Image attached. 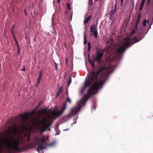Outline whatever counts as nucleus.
Returning <instances> with one entry per match:
<instances>
[{
    "mask_svg": "<svg viewBox=\"0 0 153 153\" xmlns=\"http://www.w3.org/2000/svg\"><path fill=\"white\" fill-rule=\"evenodd\" d=\"M105 70H107V68L103 67L100 68L96 72H92L88 79L85 81L84 86L81 89L80 93H82L85 89L91 84H93L89 88L87 94H85L82 98L78 103L77 107L72 109L71 111V115H75L80 110L81 108L85 105V102L92 95L96 94L100 88L103 81L99 78V74Z\"/></svg>",
    "mask_w": 153,
    "mask_h": 153,
    "instance_id": "1",
    "label": "nucleus"
},
{
    "mask_svg": "<svg viewBox=\"0 0 153 153\" xmlns=\"http://www.w3.org/2000/svg\"><path fill=\"white\" fill-rule=\"evenodd\" d=\"M39 106L38 104L31 112H26L24 113L18 115H61L66 108V104H63L59 111L56 109L52 111L50 109H48L47 108L38 110L37 109Z\"/></svg>",
    "mask_w": 153,
    "mask_h": 153,
    "instance_id": "2",
    "label": "nucleus"
},
{
    "mask_svg": "<svg viewBox=\"0 0 153 153\" xmlns=\"http://www.w3.org/2000/svg\"><path fill=\"white\" fill-rule=\"evenodd\" d=\"M142 39V35L140 34L137 37L136 36L134 37L133 40H132L129 38L124 39L123 45L117 48V52L119 53L122 54L128 47L131 46V44L132 45L136 43Z\"/></svg>",
    "mask_w": 153,
    "mask_h": 153,
    "instance_id": "3",
    "label": "nucleus"
},
{
    "mask_svg": "<svg viewBox=\"0 0 153 153\" xmlns=\"http://www.w3.org/2000/svg\"><path fill=\"white\" fill-rule=\"evenodd\" d=\"M51 116L49 117V120L47 121V119L44 118L40 120L38 119L36 122V123L39 126H41L40 128V130L42 131H45L48 128L50 127L52 124L53 120H52L51 119L53 117H55L57 115H48ZM59 116V115H58Z\"/></svg>",
    "mask_w": 153,
    "mask_h": 153,
    "instance_id": "4",
    "label": "nucleus"
},
{
    "mask_svg": "<svg viewBox=\"0 0 153 153\" xmlns=\"http://www.w3.org/2000/svg\"><path fill=\"white\" fill-rule=\"evenodd\" d=\"M6 140L7 142V146L9 149H13L16 151L19 152V140H14L13 138H12L10 141H9L7 139H6Z\"/></svg>",
    "mask_w": 153,
    "mask_h": 153,
    "instance_id": "5",
    "label": "nucleus"
},
{
    "mask_svg": "<svg viewBox=\"0 0 153 153\" xmlns=\"http://www.w3.org/2000/svg\"><path fill=\"white\" fill-rule=\"evenodd\" d=\"M39 140L40 142H37V144L39 145L37 149V150L38 152L40 153V151L42 150V149H44L45 147L43 145L44 144L46 145L47 146H53L55 143V141H54L52 143L49 144H46L45 142V137L43 136L42 138H40Z\"/></svg>",
    "mask_w": 153,
    "mask_h": 153,
    "instance_id": "6",
    "label": "nucleus"
},
{
    "mask_svg": "<svg viewBox=\"0 0 153 153\" xmlns=\"http://www.w3.org/2000/svg\"><path fill=\"white\" fill-rule=\"evenodd\" d=\"M103 55V51L100 50H98L97 51L94 59L96 61L100 62L101 61V58L102 57Z\"/></svg>",
    "mask_w": 153,
    "mask_h": 153,
    "instance_id": "7",
    "label": "nucleus"
},
{
    "mask_svg": "<svg viewBox=\"0 0 153 153\" xmlns=\"http://www.w3.org/2000/svg\"><path fill=\"white\" fill-rule=\"evenodd\" d=\"M97 27V26H95L94 25H93L91 26L90 29L91 32L93 33L96 38H97L98 35L97 31L96 30Z\"/></svg>",
    "mask_w": 153,
    "mask_h": 153,
    "instance_id": "8",
    "label": "nucleus"
},
{
    "mask_svg": "<svg viewBox=\"0 0 153 153\" xmlns=\"http://www.w3.org/2000/svg\"><path fill=\"white\" fill-rule=\"evenodd\" d=\"M22 120L25 123L27 122V120L29 118V115H20Z\"/></svg>",
    "mask_w": 153,
    "mask_h": 153,
    "instance_id": "9",
    "label": "nucleus"
},
{
    "mask_svg": "<svg viewBox=\"0 0 153 153\" xmlns=\"http://www.w3.org/2000/svg\"><path fill=\"white\" fill-rule=\"evenodd\" d=\"M62 87H60L59 88L58 90L56 93V96H59L60 94L62 93Z\"/></svg>",
    "mask_w": 153,
    "mask_h": 153,
    "instance_id": "10",
    "label": "nucleus"
},
{
    "mask_svg": "<svg viewBox=\"0 0 153 153\" xmlns=\"http://www.w3.org/2000/svg\"><path fill=\"white\" fill-rule=\"evenodd\" d=\"M92 16L91 15L89 16L88 17L86 18L84 20V23L85 25H86L88 21L91 19Z\"/></svg>",
    "mask_w": 153,
    "mask_h": 153,
    "instance_id": "11",
    "label": "nucleus"
},
{
    "mask_svg": "<svg viewBox=\"0 0 153 153\" xmlns=\"http://www.w3.org/2000/svg\"><path fill=\"white\" fill-rule=\"evenodd\" d=\"M70 115H65L62 117V120L63 121H67L69 118Z\"/></svg>",
    "mask_w": 153,
    "mask_h": 153,
    "instance_id": "12",
    "label": "nucleus"
},
{
    "mask_svg": "<svg viewBox=\"0 0 153 153\" xmlns=\"http://www.w3.org/2000/svg\"><path fill=\"white\" fill-rule=\"evenodd\" d=\"M140 17H141V15H140V13L139 14L138 18H137V20L136 21V27H138V23L139 22L140 19Z\"/></svg>",
    "mask_w": 153,
    "mask_h": 153,
    "instance_id": "13",
    "label": "nucleus"
},
{
    "mask_svg": "<svg viewBox=\"0 0 153 153\" xmlns=\"http://www.w3.org/2000/svg\"><path fill=\"white\" fill-rule=\"evenodd\" d=\"M137 27H136V25L135 28L134 29H133L132 30V31L131 32V35H132L134 33H135L136 32V31L137 30Z\"/></svg>",
    "mask_w": 153,
    "mask_h": 153,
    "instance_id": "14",
    "label": "nucleus"
},
{
    "mask_svg": "<svg viewBox=\"0 0 153 153\" xmlns=\"http://www.w3.org/2000/svg\"><path fill=\"white\" fill-rule=\"evenodd\" d=\"M42 72L43 71H40L37 80H41V78L42 76Z\"/></svg>",
    "mask_w": 153,
    "mask_h": 153,
    "instance_id": "15",
    "label": "nucleus"
},
{
    "mask_svg": "<svg viewBox=\"0 0 153 153\" xmlns=\"http://www.w3.org/2000/svg\"><path fill=\"white\" fill-rule=\"evenodd\" d=\"M93 1L92 0H89L88 4V5L91 6L93 5Z\"/></svg>",
    "mask_w": 153,
    "mask_h": 153,
    "instance_id": "16",
    "label": "nucleus"
},
{
    "mask_svg": "<svg viewBox=\"0 0 153 153\" xmlns=\"http://www.w3.org/2000/svg\"><path fill=\"white\" fill-rule=\"evenodd\" d=\"M89 62H90L91 65H92V67L93 68H94V67L95 66V65L94 64V61L92 60V61H90L89 60Z\"/></svg>",
    "mask_w": 153,
    "mask_h": 153,
    "instance_id": "17",
    "label": "nucleus"
},
{
    "mask_svg": "<svg viewBox=\"0 0 153 153\" xmlns=\"http://www.w3.org/2000/svg\"><path fill=\"white\" fill-rule=\"evenodd\" d=\"M116 5H115V8L114 9V10L112 9L111 10V12H110L111 14H114V13H115V11L116 10Z\"/></svg>",
    "mask_w": 153,
    "mask_h": 153,
    "instance_id": "18",
    "label": "nucleus"
},
{
    "mask_svg": "<svg viewBox=\"0 0 153 153\" xmlns=\"http://www.w3.org/2000/svg\"><path fill=\"white\" fill-rule=\"evenodd\" d=\"M86 35H85V33L84 34V45H85L87 43V41L86 40Z\"/></svg>",
    "mask_w": 153,
    "mask_h": 153,
    "instance_id": "19",
    "label": "nucleus"
},
{
    "mask_svg": "<svg viewBox=\"0 0 153 153\" xmlns=\"http://www.w3.org/2000/svg\"><path fill=\"white\" fill-rule=\"evenodd\" d=\"M30 133H29L27 135V141L28 142H29L30 141Z\"/></svg>",
    "mask_w": 153,
    "mask_h": 153,
    "instance_id": "20",
    "label": "nucleus"
},
{
    "mask_svg": "<svg viewBox=\"0 0 153 153\" xmlns=\"http://www.w3.org/2000/svg\"><path fill=\"white\" fill-rule=\"evenodd\" d=\"M88 51H89L90 50L91 45L90 43L88 42Z\"/></svg>",
    "mask_w": 153,
    "mask_h": 153,
    "instance_id": "21",
    "label": "nucleus"
},
{
    "mask_svg": "<svg viewBox=\"0 0 153 153\" xmlns=\"http://www.w3.org/2000/svg\"><path fill=\"white\" fill-rule=\"evenodd\" d=\"M41 80H37V83L36 84V86L37 87H38L40 83Z\"/></svg>",
    "mask_w": 153,
    "mask_h": 153,
    "instance_id": "22",
    "label": "nucleus"
},
{
    "mask_svg": "<svg viewBox=\"0 0 153 153\" xmlns=\"http://www.w3.org/2000/svg\"><path fill=\"white\" fill-rule=\"evenodd\" d=\"M71 82V76L69 77V79L68 81V86H69Z\"/></svg>",
    "mask_w": 153,
    "mask_h": 153,
    "instance_id": "23",
    "label": "nucleus"
},
{
    "mask_svg": "<svg viewBox=\"0 0 153 153\" xmlns=\"http://www.w3.org/2000/svg\"><path fill=\"white\" fill-rule=\"evenodd\" d=\"M67 9L69 10H71V9L70 4L68 3H67Z\"/></svg>",
    "mask_w": 153,
    "mask_h": 153,
    "instance_id": "24",
    "label": "nucleus"
},
{
    "mask_svg": "<svg viewBox=\"0 0 153 153\" xmlns=\"http://www.w3.org/2000/svg\"><path fill=\"white\" fill-rule=\"evenodd\" d=\"M146 19H145V20H144V21H143V26H144V27H145L146 25Z\"/></svg>",
    "mask_w": 153,
    "mask_h": 153,
    "instance_id": "25",
    "label": "nucleus"
},
{
    "mask_svg": "<svg viewBox=\"0 0 153 153\" xmlns=\"http://www.w3.org/2000/svg\"><path fill=\"white\" fill-rule=\"evenodd\" d=\"M11 32L12 36L15 35L14 30H13V29H11Z\"/></svg>",
    "mask_w": 153,
    "mask_h": 153,
    "instance_id": "26",
    "label": "nucleus"
},
{
    "mask_svg": "<svg viewBox=\"0 0 153 153\" xmlns=\"http://www.w3.org/2000/svg\"><path fill=\"white\" fill-rule=\"evenodd\" d=\"M16 42V46L17 47V48H20L19 46V43H18V41H16V42Z\"/></svg>",
    "mask_w": 153,
    "mask_h": 153,
    "instance_id": "27",
    "label": "nucleus"
},
{
    "mask_svg": "<svg viewBox=\"0 0 153 153\" xmlns=\"http://www.w3.org/2000/svg\"><path fill=\"white\" fill-rule=\"evenodd\" d=\"M66 100L68 102L70 103L71 102V101L69 97L67 98L66 99Z\"/></svg>",
    "mask_w": 153,
    "mask_h": 153,
    "instance_id": "28",
    "label": "nucleus"
},
{
    "mask_svg": "<svg viewBox=\"0 0 153 153\" xmlns=\"http://www.w3.org/2000/svg\"><path fill=\"white\" fill-rule=\"evenodd\" d=\"M12 36L15 42H16V41H17L15 35Z\"/></svg>",
    "mask_w": 153,
    "mask_h": 153,
    "instance_id": "29",
    "label": "nucleus"
},
{
    "mask_svg": "<svg viewBox=\"0 0 153 153\" xmlns=\"http://www.w3.org/2000/svg\"><path fill=\"white\" fill-rule=\"evenodd\" d=\"M145 1H146V0H142L141 5H143Z\"/></svg>",
    "mask_w": 153,
    "mask_h": 153,
    "instance_id": "30",
    "label": "nucleus"
},
{
    "mask_svg": "<svg viewBox=\"0 0 153 153\" xmlns=\"http://www.w3.org/2000/svg\"><path fill=\"white\" fill-rule=\"evenodd\" d=\"M143 5H140V10H139L140 11H141L142 10V9L143 8Z\"/></svg>",
    "mask_w": 153,
    "mask_h": 153,
    "instance_id": "31",
    "label": "nucleus"
},
{
    "mask_svg": "<svg viewBox=\"0 0 153 153\" xmlns=\"http://www.w3.org/2000/svg\"><path fill=\"white\" fill-rule=\"evenodd\" d=\"M60 131L59 130L58 131L57 130V132H56V134L57 135L59 134H60Z\"/></svg>",
    "mask_w": 153,
    "mask_h": 153,
    "instance_id": "32",
    "label": "nucleus"
},
{
    "mask_svg": "<svg viewBox=\"0 0 153 153\" xmlns=\"http://www.w3.org/2000/svg\"><path fill=\"white\" fill-rule=\"evenodd\" d=\"M18 49V54H19L20 52V48H17Z\"/></svg>",
    "mask_w": 153,
    "mask_h": 153,
    "instance_id": "33",
    "label": "nucleus"
},
{
    "mask_svg": "<svg viewBox=\"0 0 153 153\" xmlns=\"http://www.w3.org/2000/svg\"><path fill=\"white\" fill-rule=\"evenodd\" d=\"M113 14H111L110 18V19H111V18H112L113 17Z\"/></svg>",
    "mask_w": 153,
    "mask_h": 153,
    "instance_id": "34",
    "label": "nucleus"
},
{
    "mask_svg": "<svg viewBox=\"0 0 153 153\" xmlns=\"http://www.w3.org/2000/svg\"><path fill=\"white\" fill-rule=\"evenodd\" d=\"M42 103V101H40L38 104L39 105V106Z\"/></svg>",
    "mask_w": 153,
    "mask_h": 153,
    "instance_id": "35",
    "label": "nucleus"
},
{
    "mask_svg": "<svg viewBox=\"0 0 153 153\" xmlns=\"http://www.w3.org/2000/svg\"><path fill=\"white\" fill-rule=\"evenodd\" d=\"M21 70L22 71H25V67L24 66L23 68L21 69Z\"/></svg>",
    "mask_w": 153,
    "mask_h": 153,
    "instance_id": "36",
    "label": "nucleus"
},
{
    "mask_svg": "<svg viewBox=\"0 0 153 153\" xmlns=\"http://www.w3.org/2000/svg\"><path fill=\"white\" fill-rule=\"evenodd\" d=\"M150 0H148V2L147 3V5H148L150 3Z\"/></svg>",
    "mask_w": 153,
    "mask_h": 153,
    "instance_id": "37",
    "label": "nucleus"
},
{
    "mask_svg": "<svg viewBox=\"0 0 153 153\" xmlns=\"http://www.w3.org/2000/svg\"><path fill=\"white\" fill-rule=\"evenodd\" d=\"M15 27V25H13L12 26L11 29H13V30H14V28Z\"/></svg>",
    "mask_w": 153,
    "mask_h": 153,
    "instance_id": "38",
    "label": "nucleus"
},
{
    "mask_svg": "<svg viewBox=\"0 0 153 153\" xmlns=\"http://www.w3.org/2000/svg\"><path fill=\"white\" fill-rule=\"evenodd\" d=\"M121 2V4H123V0H120Z\"/></svg>",
    "mask_w": 153,
    "mask_h": 153,
    "instance_id": "39",
    "label": "nucleus"
},
{
    "mask_svg": "<svg viewBox=\"0 0 153 153\" xmlns=\"http://www.w3.org/2000/svg\"><path fill=\"white\" fill-rule=\"evenodd\" d=\"M60 1V0H57V2L58 3H59Z\"/></svg>",
    "mask_w": 153,
    "mask_h": 153,
    "instance_id": "40",
    "label": "nucleus"
},
{
    "mask_svg": "<svg viewBox=\"0 0 153 153\" xmlns=\"http://www.w3.org/2000/svg\"><path fill=\"white\" fill-rule=\"evenodd\" d=\"M15 128H16H16H17V125H16L15 126Z\"/></svg>",
    "mask_w": 153,
    "mask_h": 153,
    "instance_id": "41",
    "label": "nucleus"
},
{
    "mask_svg": "<svg viewBox=\"0 0 153 153\" xmlns=\"http://www.w3.org/2000/svg\"><path fill=\"white\" fill-rule=\"evenodd\" d=\"M55 68L56 69V70H57V65L56 64V68Z\"/></svg>",
    "mask_w": 153,
    "mask_h": 153,
    "instance_id": "42",
    "label": "nucleus"
},
{
    "mask_svg": "<svg viewBox=\"0 0 153 153\" xmlns=\"http://www.w3.org/2000/svg\"><path fill=\"white\" fill-rule=\"evenodd\" d=\"M146 22L147 23H149V20H148Z\"/></svg>",
    "mask_w": 153,
    "mask_h": 153,
    "instance_id": "43",
    "label": "nucleus"
},
{
    "mask_svg": "<svg viewBox=\"0 0 153 153\" xmlns=\"http://www.w3.org/2000/svg\"><path fill=\"white\" fill-rule=\"evenodd\" d=\"M25 13L26 15V10L25 9Z\"/></svg>",
    "mask_w": 153,
    "mask_h": 153,
    "instance_id": "44",
    "label": "nucleus"
},
{
    "mask_svg": "<svg viewBox=\"0 0 153 153\" xmlns=\"http://www.w3.org/2000/svg\"><path fill=\"white\" fill-rule=\"evenodd\" d=\"M25 135V137H27V134H26Z\"/></svg>",
    "mask_w": 153,
    "mask_h": 153,
    "instance_id": "45",
    "label": "nucleus"
},
{
    "mask_svg": "<svg viewBox=\"0 0 153 153\" xmlns=\"http://www.w3.org/2000/svg\"><path fill=\"white\" fill-rule=\"evenodd\" d=\"M0 149H1V145H0Z\"/></svg>",
    "mask_w": 153,
    "mask_h": 153,
    "instance_id": "46",
    "label": "nucleus"
},
{
    "mask_svg": "<svg viewBox=\"0 0 153 153\" xmlns=\"http://www.w3.org/2000/svg\"><path fill=\"white\" fill-rule=\"evenodd\" d=\"M65 47H66V44H65Z\"/></svg>",
    "mask_w": 153,
    "mask_h": 153,
    "instance_id": "47",
    "label": "nucleus"
},
{
    "mask_svg": "<svg viewBox=\"0 0 153 153\" xmlns=\"http://www.w3.org/2000/svg\"><path fill=\"white\" fill-rule=\"evenodd\" d=\"M95 0V1H98V0Z\"/></svg>",
    "mask_w": 153,
    "mask_h": 153,
    "instance_id": "48",
    "label": "nucleus"
},
{
    "mask_svg": "<svg viewBox=\"0 0 153 153\" xmlns=\"http://www.w3.org/2000/svg\"><path fill=\"white\" fill-rule=\"evenodd\" d=\"M49 130H50V128H49Z\"/></svg>",
    "mask_w": 153,
    "mask_h": 153,
    "instance_id": "49",
    "label": "nucleus"
},
{
    "mask_svg": "<svg viewBox=\"0 0 153 153\" xmlns=\"http://www.w3.org/2000/svg\"><path fill=\"white\" fill-rule=\"evenodd\" d=\"M39 116H40V115H38Z\"/></svg>",
    "mask_w": 153,
    "mask_h": 153,
    "instance_id": "50",
    "label": "nucleus"
},
{
    "mask_svg": "<svg viewBox=\"0 0 153 153\" xmlns=\"http://www.w3.org/2000/svg\"><path fill=\"white\" fill-rule=\"evenodd\" d=\"M100 1L101 0H100Z\"/></svg>",
    "mask_w": 153,
    "mask_h": 153,
    "instance_id": "51",
    "label": "nucleus"
}]
</instances>
